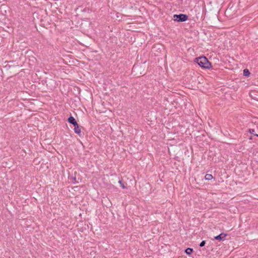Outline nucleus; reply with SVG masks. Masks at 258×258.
I'll return each mask as SVG.
<instances>
[{
    "label": "nucleus",
    "mask_w": 258,
    "mask_h": 258,
    "mask_svg": "<svg viewBox=\"0 0 258 258\" xmlns=\"http://www.w3.org/2000/svg\"><path fill=\"white\" fill-rule=\"evenodd\" d=\"M226 236H227L226 234L222 233L220 234L215 236L214 238L216 240H222L225 238V237Z\"/></svg>",
    "instance_id": "nucleus-3"
},
{
    "label": "nucleus",
    "mask_w": 258,
    "mask_h": 258,
    "mask_svg": "<svg viewBox=\"0 0 258 258\" xmlns=\"http://www.w3.org/2000/svg\"><path fill=\"white\" fill-rule=\"evenodd\" d=\"M174 20L177 22H184L188 19V16L185 14L174 15Z\"/></svg>",
    "instance_id": "nucleus-2"
},
{
    "label": "nucleus",
    "mask_w": 258,
    "mask_h": 258,
    "mask_svg": "<svg viewBox=\"0 0 258 258\" xmlns=\"http://www.w3.org/2000/svg\"><path fill=\"white\" fill-rule=\"evenodd\" d=\"M192 251L193 249L190 248H187L185 250V252L188 255L190 254L192 252Z\"/></svg>",
    "instance_id": "nucleus-7"
},
{
    "label": "nucleus",
    "mask_w": 258,
    "mask_h": 258,
    "mask_svg": "<svg viewBox=\"0 0 258 258\" xmlns=\"http://www.w3.org/2000/svg\"><path fill=\"white\" fill-rule=\"evenodd\" d=\"M250 75V73L247 69H244L243 70V75L246 77L249 76Z\"/></svg>",
    "instance_id": "nucleus-8"
},
{
    "label": "nucleus",
    "mask_w": 258,
    "mask_h": 258,
    "mask_svg": "<svg viewBox=\"0 0 258 258\" xmlns=\"http://www.w3.org/2000/svg\"><path fill=\"white\" fill-rule=\"evenodd\" d=\"M68 121L69 122H70V123L74 125V126H75V125H77L78 123L76 121V120H75V119L74 118V117L73 116H70L68 118Z\"/></svg>",
    "instance_id": "nucleus-5"
},
{
    "label": "nucleus",
    "mask_w": 258,
    "mask_h": 258,
    "mask_svg": "<svg viewBox=\"0 0 258 258\" xmlns=\"http://www.w3.org/2000/svg\"><path fill=\"white\" fill-rule=\"evenodd\" d=\"M118 182L122 188H123V189L126 188V187L124 186L123 183L122 182L121 180H119Z\"/></svg>",
    "instance_id": "nucleus-9"
},
{
    "label": "nucleus",
    "mask_w": 258,
    "mask_h": 258,
    "mask_svg": "<svg viewBox=\"0 0 258 258\" xmlns=\"http://www.w3.org/2000/svg\"><path fill=\"white\" fill-rule=\"evenodd\" d=\"M74 126H75L74 131H75V133H76L77 134L79 135L80 136L81 133V128L80 127L79 124H77V125H75Z\"/></svg>",
    "instance_id": "nucleus-4"
},
{
    "label": "nucleus",
    "mask_w": 258,
    "mask_h": 258,
    "mask_svg": "<svg viewBox=\"0 0 258 258\" xmlns=\"http://www.w3.org/2000/svg\"><path fill=\"white\" fill-rule=\"evenodd\" d=\"M205 243H206V242H205V240L202 241L201 242V243L200 244V247H203V246H204L205 245Z\"/></svg>",
    "instance_id": "nucleus-10"
},
{
    "label": "nucleus",
    "mask_w": 258,
    "mask_h": 258,
    "mask_svg": "<svg viewBox=\"0 0 258 258\" xmlns=\"http://www.w3.org/2000/svg\"><path fill=\"white\" fill-rule=\"evenodd\" d=\"M249 132L251 134H254V130L253 129H249Z\"/></svg>",
    "instance_id": "nucleus-11"
},
{
    "label": "nucleus",
    "mask_w": 258,
    "mask_h": 258,
    "mask_svg": "<svg viewBox=\"0 0 258 258\" xmlns=\"http://www.w3.org/2000/svg\"><path fill=\"white\" fill-rule=\"evenodd\" d=\"M213 178V175L210 174H207L205 176V179L207 180H210L212 179Z\"/></svg>",
    "instance_id": "nucleus-6"
},
{
    "label": "nucleus",
    "mask_w": 258,
    "mask_h": 258,
    "mask_svg": "<svg viewBox=\"0 0 258 258\" xmlns=\"http://www.w3.org/2000/svg\"><path fill=\"white\" fill-rule=\"evenodd\" d=\"M254 136H255L258 137V134H255Z\"/></svg>",
    "instance_id": "nucleus-12"
},
{
    "label": "nucleus",
    "mask_w": 258,
    "mask_h": 258,
    "mask_svg": "<svg viewBox=\"0 0 258 258\" xmlns=\"http://www.w3.org/2000/svg\"><path fill=\"white\" fill-rule=\"evenodd\" d=\"M196 62L201 67L204 69H210L211 63L205 56H201L195 59Z\"/></svg>",
    "instance_id": "nucleus-1"
}]
</instances>
